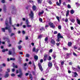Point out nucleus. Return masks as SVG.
Segmentation results:
<instances>
[{
  "label": "nucleus",
  "mask_w": 80,
  "mask_h": 80,
  "mask_svg": "<svg viewBox=\"0 0 80 80\" xmlns=\"http://www.w3.org/2000/svg\"><path fill=\"white\" fill-rule=\"evenodd\" d=\"M56 70H58L59 69V68H58V66H57V65L56 66Z\"/></svg>",
  "instance_id": "4d7b16f0"
},
{
  "label": "nucleus",
  "mask_w": 80,
  "mask_h": 80,
  "mask_svg": "<svg viewBox=\"0 0 80 80\" xmlns=\"http://www.w3.org/2000/svg\"><path fill=\"white\" fill-rule=\"evenodd\" d=\"M26 57H30V54H26Z\"/></svg>",
  "instance_id": "de8ad7c7"
},
{
  "label": "nucleus",
  "mask_w": 80,
  "mask_h": 80,
  "mask_svg": "<svg viewBox=\"0 0 80 80\" xmlns=\"http://www.w3.org/2000/svg\"><path fill=\"white\" fill-rule=\"evenodd\" d=\"M11 27V26H9L8 27L6 26L5 28H1V30L3 32H5V30H8L9 33H11L12 32V29L10 28Z\"/></svg>",
  "instance_id": "f257e3e1"
},
{
  "label": "nucleus",
  "mask_w": 80,
  "mask_h": 80,
  "mask_svg": "<svg viewBox=\"0 0 80 80\" xmlns=\"http://www.w3.org/2000/svg\"><path fill=\"white\" fill-rule=\"evenodd\" d=\"M38 65L39 68V70H40L41 72H42L43 70V68H42V65H41V64L40 63V62H39Z\"/></svg>",
  "instance_id": "39448f33"
},
{
  "label": "nucleus",
  "mask_w": 80,
  "mask_h": 80,
  "mask_svg": "<svg viewBox=\"0 0 80 80\" xmlns=\"http://www.w3.org/2000/svg\"><path fill=\"white\" fill-rule=\"evenodd\" d=\"M32 72L33 75H36V72H35L32 71Z\"/></svg>",
  "instance_id": "58836bf2"
},
{
  "label": "nucleus",
  "mask_w": 80,
  "mask_h": 80,
  "mask_svg": "<svg viewBox=\"0 0 80 80\" xmlns=\"http://www.w3.org/2000/svg\"><path fill=\"white\" fill-rule=\"evenodd\" d=\"M74 77H77V76H78V75L76 72H74Z\"/></svg>",
  "instance_id": "a211bd4d"
},
{
  "label": "nucleus",
  "mask_w": 80,
  "mask_h": 80,
  "mask_svg": "<svg viewBox=\"0 0 80 80\" xmlns=\"http://www.w3.org/2000/svg\"><path fill=\"white\" fill-rule=\"evenodd\" d=\"M11 75L12 77H14V76H15V75L14 74L12 73V74H11Z\"/></svg>",
  "instance_id": "e2e57ef3"
},
{
  "label": "nucleus",
  "mask_w": 80,
  "mask_h": 80,
  "mask_svg": "<svg viewBox=\"0 0 80 80\" xmlns=\"http://www.w3.org/2000/svg\"><path fill=\"white\" fill-rule=\"evenodd\" d=\"M6 6L5 5H4V8H3V10H4V12H6V10H7V9L6 8Z\"/></svg>",
  "instance_id": "6ab92c4d"
},
{
  "label": "nucleus",
  "mask_w": 80,
  "mask_h": 80,
  "mask_svg": "<svg viewBox=\"0 0 80 80\" xmlns=\"http://www.w3.org/2000/svg\"><path fill=\"white\" fill-rule=\"evenodd\" d=\"M57 38V39L56 40L57 42H60V38H63V36L61 35V34H60V33H58V34Z\"/></svg>",
  "instance_id": "f03ea898"
},
{
  "label": "nucleus",
  "mask_w": 80,
  "mask_h": 80,
  "mask_svg": "<svg viewBox=\"0 0 80 80\" xmlns=\"http://www.w3.org/2000/svg\"><path fill=\"white\" fill-rule=\"evenodd\" d=\"M34 58L35 60H36V61L38 60V56L37 55L34 56Z\"/></svg>",
  "instance_id": "dca6fc26"
},
{
  "label": "nucleus",
  "mask_w": 80,
  "mask_h": 80,
  "mask_svg": "<svg viewBox=\"0 0 80 80\" xmlns=\"http://www.w3.org/2000/svg\"><path fill=\"white\" fill-rule=\"evenodd\" d=\"M36 8H37V7H36V6L35 5L32 6V9H33V10H34V11H35V10H36Z\"/></svg>",
  "instance_id": "f3484780"
},
{
  "label": "nucleus",
  "mask_w": 80,
  "mask_h": 80,
  "mask_svg": "<svg viewBox=\"0 0 80 80\" xmlns=\"http://www.w3.org/2000/svg\"><path fill=\"white\" fill-rule=\"evenodd\" d=\"M38 3H42V0H37Z\"/></svg>",
  "instance_id": "bb28decb"
},
{
  "label": "nucleus",
  "mask_w": 80,
  "mask_h": 80,
  "mask_svg": "<svg viewBox=\"0 0 80 80\" xmlns=\"http://www.w3.org/2000/svg\"><path fill=\"white\" fill-rule=\"evenodd\" d=\"M3 40H8V38L5 37H4L3 38Z\"/></svg>",
  "instance_id": "72a5a7b5"
},
{
  "label": "nucleus",
  "mask_w": 80,
  "mask_h": 80,
  "mask_svg": "<svg viewBox=\"0 0 80 80\" xmlns=\"http://www.w3.org/2000/svg\"><path fill=\"white\" fill-rule=\"evenodd\" d=\"M48 25H49V26H50V28H54L55 27V25H54V24L51 22H49L48 23Z\"/></svg>",
  "instance_id": "20e7f679"
},
{
  "label": "nucleus",
  "mask_w": 80,
  "mask_h": 80,
  "mask_svg": "<svg viewBox=\"0 0 80 80\" xmlns=\"http://www.w3.org/2000/svg\"><path fill=\"white\" fill-rule=\"evenodd\" d=\"M48 37H47L45 38L44 40H45V42H47V41H48Z\"/></svg>",
  "instance_id": "473e14b6"
},
{
  "label": "nucleus",
  "mask_w": 80,
  "mask_h": 80,
  "mask_svg": "<svg viewBox=\"0 0 80 80\" xmlns=\"http://www.w3.org/2000/svg\"><path fill=\"white\" fill-rule=\"evenodd\" d=\"M13 35H15V34L13 33H11L10 35V37H12V36H13Z\"/></svg>",
  "instance_id": "09e8293b"
},
{
  "label": "nucleus",
  "mask_w": 80,
  "mask_h": 80,
  "mask_svg": "<svg viewBox=\"0 0 80 80\" xmlns=\"http://www.w3.org/2000/svg\"><path fill=\"white\" fill-rule=\"evenodd\" d=\"M74 48L75 49H77L78 48V46H77L76 45L74 46Z\"/></svg>",
  "instance_id": "c9c22d12"
},
{
  "label": "nucleus",
  "mask_w": 80,
  "mask_h": 80,
  "mask_svg": "<svg viewBox=\"0 0 80 80\" xmlns=\"http://www.w3.org/2000/svg\"><path fill=\"white\" fill-rule=\"evenodd\" d=\"M63 49L64 50H68V48H65L64 47H63Z\"/></svg>",
  "instance_id": "a19ab883"
},
{
  "label": "nucleus",
  "mask_w": 80,
  "mask_h": 80,
  "mask_svg": "<svg viewBox=\"0 0 80 80\" xmlns=\"http://www.w3.org/2000/svg\"><path fill=\"white\" fill-rule=\"evenodd\" d=\"M72 69L74 70V71H76L77 70V68L74 67H72Z\"/></svg>",
  "instance_id": "2f4dec72"
},
{
  "label": "nucleus",
  "mask_w": 80,
  "mask_h": 80,
  "mask_svg": "<svg viewBox=\"0 0 80 80\" xmlns=\"http://www.w3.org/2000/svg\"><path fill=\"white\" fill-rule=\"evenodd\" d=\"M9 24L11 25H12V18L11 17L9 18Z\"/></svg>",
  "instance_id": "aec40b11"
},
{
  "label": "nucleus",
  "mask_w": 80,
  "mask_h": 80,
  "mask_svg": "<svg viewBox=\"0 0 80 80\" xmlns=\"http://www.w3.org/2000/svg\"><path fill=\"white\" fill-rule=\"evenodd\" d=\"M19 72L20 73H22V69H21V68L19 69Z\"/></svg>",
  "instance_id": "8fccbe9b"
},
{
  "label": "nucleus",
  "mask_w": 80,
  "mask_h": 80,
  "mask_svg": "<svg viewBox=\"0 0 80 80\" xmlns=\"http://www.w3.org/2000/svg\"><path fill=\"white\" fill-rule=\"evenodd\" d=\"M77 22L78 24V25H80V20H78V19H77Z\"/></svg>",
  "instance_id": "cd10ccee"
},
{
  "label": "nucleus",
  "mask_w": 80,
  "mask_h": 80,
  "mask_svg": "<svg viewBox=\"0 0 80 80\" xmlns=\"http://www.w3.org/2000/svg\"><path fill=\"white\" fill-rule=\"evenodd\" d=\"M48 3L50 5H52V1H51V0L48 1Z\"/></svg>",
  "instance_id": "c85d7f7f"
},
{
  "label": "nucleus",
  "mask_w": 80,
  "mask_h": 80,
  "mask_svg": "<svg viewBox=\"0 0 80 80\" xmlns=\"http://www.w3.org/2000/svg\"><path fill=\"white\" fill-rule=\"evenodd\" d=\"M68 8H71V6H70V5L68 4Z\"/></svg>",
  "instance_id": "49530a36"
},
{
  "label": "nucleus",
  "mask_w": 80,
  "mask_h": 80,
  "mask_svg": "<svg viewBox=\"0 0 80 80\" xmlns=\"http://www.w3.org/2000/svg\"><path fill=\"white\" fill-rule=\"evenodd\" d=\"M39 21L41 22H42V18H39Z\"/></svg>",
  "instance_id": "0e129e2a"
},
{
  "label": "nucleus",
  "mask_w": 80,
  "mask_h": 80,
  "mask_svg": "<svg viewBox=\"0 0 80 80\" xmlns=\"http://www.w3.org/2000/svg\"><path fill=\"white\" fill-rule=\"evenodd\" d=\"M5 23L6 27H8V26H9V25H8V20L7 19H6Z\"/></svg>",
  "instance_id": "ddd939ff"
},
{
  "label": "nucleus",
  "mask_w": 80,
  "mask_h": 80,
  "mask_svg": "<svg viewBox=\"0 0 80 80\" xmlns=\"http://www.w3.org/2000/svg\"><path fill=\"white\" fill-rule=\"evenodd\" d=\"M58 28L59 30H60L62 28V27H61V25H59L58 26Z\"/></svg>",
  "instance_id": "c03bdc74"
},
{
  "label": "nucleus",
  "mask_w": 80,
  "mask_h": 80,
  "mask_svg": "<svg viewBox=\"0 0 80 80\" xmlns=\"http://www.w3.org/2000/svg\"><path fill=\"white\" fill-rule=\"evenodd\" d=\"M71 55V53H66L67 56H69V55Z\"/></svg>",
  "instance_id": "603ef678"
},
{
  "label": "nucleus",
  "mask_w": 80,
  "mask_h": 80,
  "mask_svg": "<svg viewBox=\"0 0 80 80\" xmlns=\"http://www.w3.org/2000/svg\"><path fill=\"white\" fill-rule=\"evenodd\" d=\"M8 50V49H3L2 50V52H5V51L7 52Z\"/></svg>",
  "instance_id": "412c9836"
},
{
  "label": "nucleus",
  "mask_w": 80,
  "mask_h": 80,
  "mask_svg": "<svg viewBox=\"0 0 80 80\" xmlns=\"http://www.w3.org/2000/svg\"><path fill=\"white\" fill-rule=\"evenodd\" d=\"M73 55L75 56L76 57H77V54H76V53L75 52H73Z\"/></svg>",
  "instance_id": "4c0bfd02"
},
{
  "label": "nucleus",
  "mask_w": 80,
  "mask_h": 80,
  "mask_svg": "<svg viewBox=\"0 0 80 80\" xmlns=\"http://www.w3.org/2000/svg\"><path fill=\"white\" fill-rule=\"evenodd\" d=\"M59 2H56V4L58 6H60V5H61V3H62V0H59Z\"/></svg>",
  "instance_id": "9d476101"
},
{
  "label": "nucleus",
  "mask_w": 80,
  "mask_h": 80,
  "mask_svg": "<svg viewBox=\"0 0 80 80\" xmlns=\"http://www.w3.org/2000/svg\"><path fill=\"white\" fill-rule=\"evenodd\" d=\"M64 64V62L62 61L61 62V65H63Z\"/></svg>",
  "instance_id": "bf43d9fd"
},
{
  "label": "nucleus",
  "mask_w": 80,
  "mask_h": 80,
  "mask_svg": "<svg viewBox=\"0 0 80 80\" xmlns=\"http://www.w3.org/2000/svg\"><path fill=\"white\" fill-rule=\"evenodd\" d=\"M56 18L58 20V22H60V18L58 16H57L56 17Z\"/></svg>",
  "instance_id": "f704fd0d"
},
{
  "label": "nucleus",
  "mask_w": 80,
  "mask_h": 80,
  "mask_svg": "<svg viewBox=\"0 0 80 80\" xmlns=\"http://www.w3.org/2000/svg\"><path fill=\"white\" fill-rule=\"evenodd\" d=\"M29 77H30V78H32V74H30L29 75Z\"/></svg>",
  "instance_id": "5fc2aeb1"
},
{
  "label": "nucleus",
  "mask_w": 80,
  "mask_h": 80,
  "mask_svg": "<svg viewBox=\"0 0 80 80\" xmlns=\"http://www.w3.org/2000/svg\"><path fill=\"white\" fill-rule=\"evenodd\" d=\"M42 35L40 34L39 36H38V39H39V38H40V39H41V38H42Z\"/></svg>",
  "instance_id": "a878e982"
},
{
  "label": "nucleus",
  "mask_w": 80,
  "mask_h": 80,
  "mask_svg": "<svg viewBox=\"0 0 80 80\" xmlns=\"http://www.w3.org/2000/svg\"><path fill=\"white\" fill-rule=\"evenodd\" d=\"M54 34H57V32L56 31H55L54 32H53Z\"/></svg>",
  "instance_id": "338daca9"
},
{
  "label": "nucleus",
  "mask_w": 80,
  "mask_h": 80,
  "mask_svg": "<svg viewBox=\"0 0 80 80\" xmlns=\"http://www.w3.org/2000/svg\"><path fill=\"white\" fill-rule=\"evenodd\" d=\"M52 65H53V64H52V62H48V67H51V68H52Z\"/></svg>",
  "instance_id": "1a4fd4ad"
},
{
  "label": "nucleus",
  "mask_w": 80,
  "mask_h": 80,
  "mask_svg": "<svg viewBox=\"0 0 80 80\" xmlns=\"http://www.w3.org/2000/svg\"><path fill=\"white\" fill-rule=\"evenodd\" d=\"M12 51H9V53H8V55H12Z\"/></svg>",
  "instance_id": "e433bc0d"
},
{
  "label": "nucleus",
  "mask_w": 80,
  "mask_h": 80,
  "mask_svg": "<svg viewBox=\"0 0 80 80\" xmlns=\"http://www.w3.org/2000/svg\"><path fill=\"white\" fill-rule=\"evenodd\" d=\"M18 49H19V50H21V48H22V46H18Z\"/></svg>",
  "instance_id": "ea45409f"
},
{
  "label": "nucleus",
  "mask_w": 80,
  "mask_h": 80,
  "mask_svg": "<svg viewBox=\"0 0 80 80\" xmlns=\"http://www.w3.org/2000/svg\"><path fill=\"white\" fill-rule=\"evenodd\" d=\"M70 21H71V22H72V23H74V22H75V20L74 19H70Z\"/></svg>",
  "instance_id": "b1692460"
},
{
  "label": "nucleus",
  "mask_w": 80,
  "mask_h": 80,
  "mask_svg": "<svg viewBox=\"0 0 80 80\" xmlns=\"http://www.w3.org/2000/svg\"><path fill=\"white\" fill-rule=\"evenodd\" d=\"M70 13H71V14H73L74 13V10H71Z\"/></svg>",
  "instance_id": "7c9ffc66"
},
{
  "label": "nucleus",
  "mask_w": 80,
  "mask_h": 80,
  "mask_svg": "<svg viewBox=\"0 0 80 80\" xmlns=\"http://www.w3.org/2000/svg\"><path fill=\"white\" fill-rule=\"evenodd\" d=\"M36 50L35 48V47L33 48V49H32V51H33V52H35Z\"/></svg>",
  "instance_id": "3c124183"
},
{
  "label": "nucleus",
  "mask_w": 80,
  "mask_h": 80,
  "mask_svg": "<svg viewBox=\"0 0 80 80\" xmlns=\"http://www.w3.org/2000/svg\"><path fill=\"white\" fill-rule=\"evenodd\" d=\"M44 13V11L43 10L42 11V12L39 13L38 15L39 16H40L41 15H43Z\"/></svg>",
  "instance_id": "4468645a"
},
{
  "label": "nucleus",
  "mask_w": 80,
  "mask_h": 80,
  "mask_svg": "<svg viewBox=\"0 0 80 80\" xmlns=\"http://www.w3.org/2000/svg\"><path fill=\"white\" fill-rule=\"evenodd\" d=\"M77 68L78 69V70H80V66H78Z\"/></svg>",
  "instance_id": "774afa93"
},
{
  "label": "nucleus",
  "mask_w": 80,
  "mask_h": 80,
  "mask_svg": "<svg viewBox=\"0 0 80 80\" xmlns=\"http://www.w3.org/2000/svg\"><path fill=\"white\" fill-rule=\"evenodd\" d=\"M20 55H23V52H19Z\"/></svg>",
  "instance_id": "6e6d98bb"
},
{
  "label": "nucleus",
  "mask_w": 80,
  "mask_h": 80,
  "mask_svg": "<svg viewBox=\"0 0 80 80\" xmlns=\"http://www.w3.org/2000/svg\"><path fill=\"white\" fill-rule=\"evenodd\" d=\"M43 59H41L40 60V63H43Z\"/></svg>",
  "instance_id": "864d4df0"
},
{
  "label": "nucleus",
  "mask_w": 80,
  "mask_h": 80,
  "mask_svg": "<svg viewBox=\"0 0 80 80\" xmlns=\"http://www.w3.org/2000/svg\"><path fill=\"white\" fill-rule=\"evenodd\" d=\"M49 27V25H46L45 26V28H48Z\"/></svg>",
  "instance_id": "680f3d73"
},
{
  "label": "nucleus",
  "mask_w": 80,
  "mask_h": 80,
  "mask_svg": "<svg viewBox=\"0 0 80 80\" xmlns=\"http://www.w3.org/2000/svg\"><path fill=\"white\" fill-rule=\"evenodd\" d=\"M48 57V55H47V54H45L44 55V57L43 58L44 62H45V61L47 60V59Z\"/></svg>",
  "instance_id": "423d86ee"
},
{
  "label": "nucleus",
  "mask_w": 80,
  "mask_h": 80,
  "mask_svg": "<svg viewBox=\"0 0 80 80\" xmlns=\"http://www.w3.org/2000/svg\"><path fill=\"white\" fill-rule=\"evenodd\" d=\"M29 15L30 16L31 18H33V16H34V14L33 12L32 11H31V14H29Z\"/></svg>",
  "instance_id": "6e6552de"
},
{
  "label": "nucleus",
  "mask_w": 80,
  "mask_h": 80,
  "mask_svg": "<svg viewBox=\"0 0 80 80\" xmlns=\"http://www.w3.org/2000/svg\"><path fill=\"white\" fill-rule=\"evenodd\" d=\"M52 60V57H51L50 56L49 57L48 60L50 61V60Z\"/></svg>",
  "instance_id": "a18cd8bd"
},
{
  "label": "nucleus",
  "mask_w": 80,
  "mask_h": 80,
  "mask_svg": "<svg viewBox=\"0 0 80 80\" xmlns=\"http://www.w3.org/2000/svg\"><path fill=\"white\" fill-rule=\"evenodd\" d=\"M72 42H68V45L69 47H71V46H72Z\"/></svg>",
  "instance_id": "393cba45"
},
{
  "label": "nucleus",
  "mask_w": 80,
  "mask_h": 80,
  "mask_svg": "<svg viewBox=\"0 0 80 80\" xmlns=\"http://www.w3.org/2000/svg\"><path fill=\"white\" fill-rule=\"evenodd\" d=\"M10 60L14 61L15 60V58H10Z\"/></svg>",
  "instance_id": "79ce46f5"
},
{
  "label": "nucleus",
  "mask_w": 80,
  "mask_h": 80,
  "mask_svg": "<svg viewBox=\"0 0 80 80\" xmlns=\"http://www.w3.org/2000/svg\"><path fill=\"white\" fill-rule=\"evenodd\" d=\"M22 33L23 35L25 34V32L24 31H22Z\"/></svg>",
  "instance_id": "052dcab7"
},
{
  "label": "nucleus",
  "mask_w": 80,
  "mask_h": 80,
  "mask_svg": "<svg viewBox=\"0 0 80 80\" xmlns=\"http://www.w3.org/2000/svg\"><path fill=\"white\" fill-rule=\"evenodd\" d=\"M26 25H27V27H28L29 28V27H32V25H29L28 24H29V21H28V20L26 19Z\"/></svg>",
  "instance_id": "0eeeda50"
},
{
  "label": "nucleus",
  "mask_w": 80,
  "mask_h": 80,
  "mask_svg": "<svg viewBox=\"0 0 80 80\" xmlns=\"http://www.w3.org/2000/svg\"><path fill=\"white\" fill-rule=\"evenodd\" d=\"M51 43L53 45H55V41L54 39H51Z\"/></svg>",
  "instance_id": "9b49d317"
},
{
  "label": "nucleus",
  "mask_w": 80,
  "mask_h": 80,
  "mask_svg": "<svg viewBox=\"0 0 80 80\" xmlns=\"http://www.w3.org/2000/svg\"><path fill=\"white\" fill-rule=\"evenodd\" d=\"M40 30L41 31H42V30H43L44 31H45V29L43 28V27H42L40 29Z\"/></svg>",
  "instance_id": "c756f323"
},
{
  "label": "nucleus",
  "mask_w": 80,
  "mask_h": 80,
  "mask_svg": "<svg viewBox=\"0 0 80 80\" xmlns=\"http://www.w3.org/2000/svg\"><path fill=\"white\" fill-rule=\"evenodd\" d=\"M23 75V74L22 73H20V75H18V77H20V78H22V76Z\"/></svg>",
  "instance_id": "4be33fe9"
},
{
  "label": "nucleus",
  "mask_w": 80,
  "mask_h": 80,
  "mask_svg": "<svg viewBox=\"0 0 80 80\" xmlns=\"http://www.w3.org/2000/svg\"><path fill=\"white\" fill-rule=\"evenodd\" d=\"M12 11L11 12L12 14H16L17 12L16 11V9H15V7L14 6L12 8Z\"/></svg>",
  "instance_id": "7ed1b4c3"
},
{
  "label": "nucleus",
  "mask_w": 80,
  "mask_h": 80,
  "mask_svg": "<svg viewBox=\"0 0 80 80\" xmlns=\"http://www.w3.org/2000/svg\"><path fill=\"white\" fill-rule=\"evenodd\" d=\"M52 56L53 58L55 59V58H56V57H57V55H56V54H53L52 55Z\"/></svg>",
  "instance_id": "2eb2a0df"
},
{
  "label": "nucleus",
  "mask_w": 80,
  "mask_h": 80,
  "mask_svg": "<svg viewBox=\"0 0 80 80\" xmlns=\"http://www.w3.org/2000/svg\"><path fill=\"white\" fill-rule=\"evenodd\" d=\"M13 67L14 68H18V66H17V65L15 66V65H14L13 66Z\"/></svg>",
  "instance_id": "37998d69"
},
{
  "label": "nucleus",
  "mask_w": 80,
  "mask_h": 80,
  "mask_svg": "<svg viewBox=\"0 0 80 80\" xmlns=\"http://www.w3.org/2000/svg\"><path fill=\"white\" fill-rule=\"evenodd\" d=\"M6 74L4 75V78H7L9 77V74L8 73V72H6Z\"/></svg>",
  "instance_id": "f8f14e48"
},
{
  "label": "nucleus",
  "mask_w": 80,
  "mask_h": 80,
  "mask_svg": "<svg viewBox=\"0 0 80 80\" xmlns=\"http://www.w3.org/2000/svg\"><path fill=\"white\" fill-rule=\"evenodd\" d=\"M69 12H70L69 10H68L67 11V12L66 13V17H68V15H69Z\"/></svg>",
  "instance_id": "5701e85b"
},
{
  "label": "nucleus",
  "mask_w": 80,
  "mask_h": 80,
  "mask_svg": "<svg viewBox=\"0 0 80 80\" xmlns=\"http://www.w3.org/2000/svg\"><path fill=\"white\" fill-rule=\"evenodd\" d=\"M53 51V50H52V49H50L49 50V52H50V53H52V52Z\"/></svg>",
  "instance_id": "69168bd1"
},
{
  "label": "nucleus",
  "mask_w": 80,
  "mask_h": 80,
  "mask_svg": "<svg viewBox=\"0 0 80 80\" xmlns=\"http://www.w3.org/2000/svg\"><path fill=\"white\" fill-rule=\"evenodd\" d=\"M21 42H22V40H20L19 41V42H18V45H20V43H21Z\"/></svg>",
  "instance_id": "13d9d810"
}]
</instances>
